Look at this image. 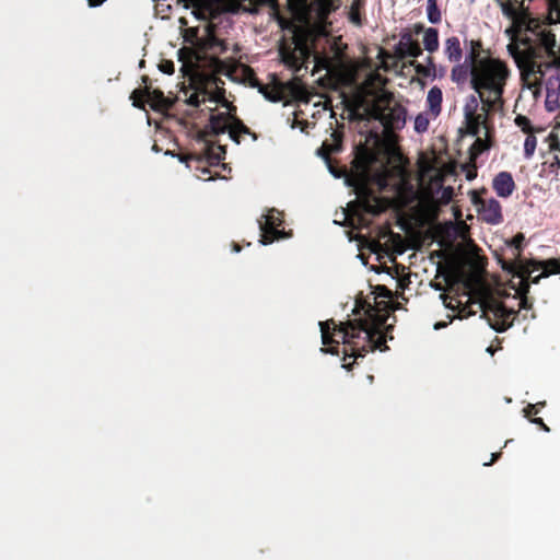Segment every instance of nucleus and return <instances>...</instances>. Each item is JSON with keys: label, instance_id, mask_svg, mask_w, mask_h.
<instances>
[{"label": "nucleus", "instance_id": "58836bf2", "mask_svg": "<svg viewBox=\"0 0 560 560\" xmlns=\"http://www.w3.org/2000/svg\"><path fill=\"white\" fill-rule=\"evenodd\" d=\"M209 13L210 9L206 7H198L191 10V14L197 21H206L208 19Z\"/></svg>", "mask_w": 560, "mask_h": 560}, {"label": "nucleus", "instance_id": "c85d7f7f", "mask_svg": "<svg viewBox=\"0 0 560 560\" xmlns=\"http://www.w3.org/2000/svg\"><path fill=\"white\" fill-rule=\"evenodd\" d=\"M524 241H525L524 235L522 233H517L515 236H513V238L509 243L515 249V253L513 254L515 261L521 260V252H522Z\"/></svg>", "mask_w": 560, "mask_h": 560}, {"label": "nucleus", "instance_id": "ddd939ff", "mask_svg": "<svg viewBox=\"0 0 560 560\" xmlns=\"http://www.w3.org/2000/svg\"><path fill=\"white\" fill-rule=\"evenodd\" d=\"M492 188L501 198H509L516 188L513 176L510 172L498 173L492 180Z\"/></svg>", "mask_w": 560, "mask_h": 560}, {"label": "nucleus", "instance_id": "680f3d73", "mask_svg": "<svg viewBox=\"0 0 560 560\" xmlns=\"http://www.w3.org/2000/svg\"><path fill=\"white\" fill-rule=\"evenodd\" d=\"M164 154H165L166 156L178 158V155L176 154V152H175V151H171V150H166V151L164 152Z\"/></svg>", "mask_w": 560, "mask_h": 560}, {"label": "nucleus", "instance_id": "aec40b11", "mask_svg": "<svg viewBox=\"0 0 560 560\" xmlns=\"http://www.w3.org/2000/svg\"><path fill=\"white\" fill-rule=\"evenodd\" d=\"M472 66L466 61L455 63L451 70V79L457 84H463L467 81L468 77L471 78Z\"/></svg>", "mask_w": 560, "mask_h": 560}, {"label": "nucleus", "instance_id": "774afa93", "mask_svg": "<svg viewBox=\"0 0 560 560\" xmlns=\"http://www.w3.org/2000/svg\"><path fill=\"white\" fill-rule=\"evenodd\" d=\"M177 159H178V161H179L180 163H184V164H186V165L188 166V161H187V159H185V158H183V156H179V155H178V158H177Z\"/></svg>", "mask_w": 560, "mask_h": 560}, {"label": "nucleus", "instance_id": "6e6552de", "mask_svg": "<svg viewBox=\"0 0 560 560\" xmlns=\"http://www.w3.org/2000/svg\"><path fill=\"white\" fill-rule=\"evenodd\" d=\"M483 315L491 328L503 332L513 325L516 313L509 310L503 302L492 301L485 306Z\"/></svg>", "mask_w": 560, "mask_h": 560}, {"label": "nucleus", "instance_id": "a878e982", "mask_svg": "<svg viewBox=\"0 0 560 560\" xmlns=\"http://www.w3.org/2000/svg\"><path fill=\"white\" fill-rule=\"evenodd\" d=\"M427 14L428 20L432 24H439L442 20L441 11L438 7V0H428L427 1Z\"/></svg>", "mask_w": 560, "mask_h": 560}, {"label": "nucleus", "instance_id": "b1692460", "mask_svg": "<svg viewBox=\"0 0 560 560\" xmlns=\"http://www.w3.org/2000/svg\"><path fill=\"white\" fill-rule=\"evenodd\" d=\"M423 45L429 52H434L439 49V32L436 28L429 27L424 31Z\"/></svg>", "mask_w": 560, "mask_h": 560}, {"label": "nucleus", "instance_id": "39448f33", "mask_svg": "<svg viewBox=\"0 0 560 560\" xmlns=\"http://www.w3.org/2000/svg\"><path fill=\"white\" fill-rule=\"evenodd\" d=\"M260 236L258 240L259 245L268 246L275 242L290 240L293 236L292 230H284L283 212L277 208H268L256 220Z\"/></svg>", "mask_w": 560, "mask_h": 560}, {"label": "nucleus", "instance_id": "9d476101", "mask_svg": "<svg viewBox=\"0 0 560 560\" xmlns=\"http://www.w3.org/2000/svg\"><path fill=\"white\" fill-rule=\"evenodd\" d=\"M533 261H503L502 268L512 273L514 277L521 279L517 293L521 296H526L529 291V276L533 273L530 265Z\"/></svg>", "mask_w": 560, "mask_h": 560}, {"label": "nucleus", "instance_id": "c9c22d12", "mask_svg": "<svg viewBox=\"0 0 560 560\" xmlns=\"http://www.w3.org/2000/svg\"><path fill=\"white\" fill-rule=\"evenodd\" d=\"M537 140L534 136H527L524 142V153L526 158H530L536 149Z\"/></svg>", "mask_w": 560, "mask_h": 560}, {"label": "nucleus", "instance_id": "49530a36", "mask_svg": "<svg viewBox=\"0 0 560 560\" xmlns=\"http://www.w3.org/2000/svg\"><path fill=\"white\" fill-rule=\"evenodd\" d=\"M539 412L538 404H529L524 408V415L526 418H532L533 415H537Z\"/></svg>", "mask_w": 560, "mask_h": 560}, {"label": "nucleus", "instance_id": "5fc2aeb1", "mask_svg": "<svg viewBox=\"0 0 560 560\" xmlns=\"http://www.w3.org/2000/svg\"><path fill=\"white\" fill-rule=\"evenodd\" d=\"M500 456H501V453H500V452H498V453H492V455H491V459H490L489 462L485 463L483 465H485V466H490V465H492L494 462H497V460L500 458Z\"/></svg>", "mask_w": 560, "mask_h": 560}, {"label": "nucleus", "instance_id": "2eb2a0df", "mask_svg": "<svg viewBox=\"0 0 560 560\" xmlns=\"http://www.w3.org/2000/svg\"><path fill=\"white\" fill-rule=\"evenodd\" d=\"M210 115L208 122L206 125V130L211 136H220L228 132L226 118L228 114L225 112L214 113L212 108H209Z\"/></svg>", "mask_w": 560, "mask_h": 560}, {"label": "nucleus", "instance_id": "a19ab883", "mask_svg": "<svg viewBox=\"0 0 560 560\" xmlns=\"http://www.w3.org/2000/svg\"><path fill=\"white\" fill-rule=\"evenodd\" d=\"M454 196V188L451 186L442 187V192L440 197V202L442 205H447L452 201Z\"/></svg>", "mask_w": 560, "mask_h": 560}, {"label": "nucleus", "instance_id": "69168bd1", "mask_svg": "<svg viewBox=\"0 0 560 560\" xmlns=\"http://www.w3.org/2000/svg\"><path fill=\"white\" fill-rule=\"evenodd\" d=\"M316 155L323 159V156H324V155H327V154L323 151V149H322V148H318V149L316 150Z\"/></svg>", "mask_w": 560, "mask_h": 560}, {"label": "nucleus", "instance_id": "4c0bfd02", "mask_svg": "<svg viewBox=\"0 0 560 560\" xmlns=\"http://www.w3.org/2000/svg\"><path fill=\"white\" fill-rule=\"evenodd\" d=\"M428 62H429V66H427V67L423 65H420V63L416 66V71L418 74H421L423 77H430L432 74L431 70L434 71V69H435L432 57L428 58Z\"/></svg>", "mask_w": 560, "mask_h": 560}, {"label": "nucleus", "instance_id": "423d86ee", "mask_svg": "<svg viewBox=\"0 0 560 560\" xmlns=\"http://www.w3.org/2000/svg\"><path fill=\"white\" fill-rule=\"evenodd\" d=\"M503 14L513 21V26L506 30V33L511 35V38L517 37L522 32H530L537 36L538 32H541L540 22L538 19L533 18L530 12H517L516 9L505 3L502 5Z\"/></svg>", "mask_w": 560, "mask_h": 560}, {"label": "nucleus", "instance_id": "0e129e2a", "mask_svg": "<svg viewBox=\"0 0 560 560\" xmlns=\"http://www.w3.org/2000/svg\"><path fill=\"white\" fill-rule=\"evenodd\" d=\"M232 252L238 254L241 252V247L236 243H233Z\"/></svg>", "mask_w": 560, "mask_h": 560}, {"label": "nucleus", "instance_id": "473e14b6", "mask_svg": "<svg viewBox=\"0 0 560 560\" xmlns=\"http://www.w3.org/2000/svg\"><path fill=\"white\" fill-rule=\"evenodd\" d=\"M559 60H560V57H559V58H555V59H552V61H551V62H544V63H542V62H538V61H537V68H536V69H537V70H539V72H538V78H541V80L544 79V77H545V70H546V69H549V68H551V67H556L557 69H560V62H559Z\"/></svg>", "mask_w": 560, "mask_h": 560}, {"label": "nucleus", "instance_id": "412c9836", "mask_svg": "<svg viewBox=\"0 0 560 560\" xmlns=\"http://www.w3.org/2000/svg\"><path fill=\"white\" fill-rule=\"evenodd\" d=\"M332 223L338 226L346 228L345 235L350 243V201L347 202L346 207H341L340 211L335 212Z\"/></svg>", "mask_w": 560, "mask_h": 560}, {"label": "nucleus", "instance_id": "3c124183", "mask_svg": "<svg viewBox=\"0 0 560 560\" xmlns=\"http://www.w3.org/2000/svg\"><path fill=\"white\" fill-rule=\"evenodd\" d=\"M524 2H525V0H517V2L512 1L513 7L516 9L517 12H523V10L525 12H529L528 7H525Z\"/></svg>", "mask_w": 560, "mask_h": 560}, {"label": "nucleus", "instance_id": "864d4df0", "mask_svg": "<svg viewBox=\"0 0 560 560\" xmlns=\"http://www.w3.org/2000/svg\"><path fill=\"white\" fill-rule=\"evenodd\" d=\"M532 304L528 302L527 296H521L520 307L521 308H529Z\"/></svg>", "mask_w": 560, "mask_h": 560}, {"label": "nucleus", "instance_id": "ea45409f", "mask_svg": "<svg viewBox=\"0 0 560 560\" xmlns=\"http://www.w3.org/2000/svg\"><path fill=\"white\" fill-rule=\"evenodd\" d=\"M236 130H238L242 135L250 136L253 141L258 139V135L252 131L241 119H236Z\"/></svg>", "mask_w": 560, "mask_h": 560}, {"label": "nucleus", "instance_id": "f3484780", "mask_svg": "<svg viewBox=\"0 0 560 560\" xmlns=\"http://www.w3.org/2000/svg\"><path fill=\"white\" fill-rule=\"evenodd\" d=\"M443 52L452 63H458L463 58V48L457 36L453 35L444 40Z\"/></svg>", "mask_w": 560, "mask_h": 560}, {"label": "nucleus", "instance_id": "de8ad7c7", "mask_svg": "<svg viewBox=\"0 0 560 560\" xmlns=\"http://www.w3.org/2000/svg\"><path fill=\"white\" fill-rule=\"evenodd\" d=\"M259 92L271 103H278L280 101V96L276 92H266L264 89H259Z\"/></svg>", "mask_w": 560, "mask_h": 560}, {"label": "nucleus", "instance_id": "cd10ccee", "mask_svg": "<svg viewBox=\"0 0 560 560\" xmlns=\"http://www.w3.org/2000/svg\"><path fill=\"white\" fill-rule=\"evenodd\" d=\"M430 119L427 114L420 113L415 118V130L419 133L425 132L429 128Z\"/></svg>", "mask_w": 560, "mask_h": 560}, {"label": "nucleus", "instance_id": "393cba45", "mask_svg": "<svg viewBox=\"0 0 560 560\" xmlns=\"http://www.w3.org/2000/svg\"><path fill=\"white\" fill-rule=\"evenodd\" d=\"M324 145L331 153H339L343 150V133L337 129L332 130L330 133V140H326Z\"/></svg>", "mask_w": 560, "mask_h": 560}, {"label": "nucleus", "instance_id": "bf43d9fd", "mask_svg": "<svg viewBox=\"0 0 560 560\" xmlns=\"http://www.w3.org/2000/svg\"><path fill=\"white\" fill-rule=\"evenodd\" d=\"M444 327H446V323H444V322H438L434 324V329H436V330L444 328Z\"/></svg>", "mask_w": 560, "mask_h": 560}, {"label": "nucleus", "instance_id": "e433bc0d", "mask_svg": "<svg viewBox=\"0 0 560 560\" xmlns=\"http://www.w3.org/2000/svg\"><path fill=\"white\" fill-rule=\"evenodd\" d=\"M515 124L518 126L524 132L532 131V122L530 119L524 115H517L515 117Z\"/></svg>", "mask_w": 560, "mask_h": 560}, {"label": "nucleus", "instance_id": "052dcab7", "mask_svg": "<svg viewBox=\"0 0 560 560\" xmlns=\"http://www.w3.org/2000/svg\"><path fill=\"white\" fill-rule=\"evenodd\" d=\"M529 420H530V422L538 424V425L542 424V422H544V420L541 418H530Z\"/></svg>", "mask_w": 560, "mask_h": 560}, {"label": "nucleus", "instance_id": "7ed1b4c3", "mask_svg": "<svg viewBox=\"0 0 560 560\" xmlns=\"http://www.w3.org/2000/svg\"><path fill=\"white\" fill-rule=\"evenodd\" d=\"M510 73L508 65L493 57H483L471 68L470 85L478 96L470 95L464 106L466 128L471 136L477 137L481 126L489 129V113L497 105H502Z\"/></svg>", "mask_w": 560, "mask_h": 560}, {"label": "nucleus", "instance_id": "c03bdc74", "mask_svg": "<svg viewBox=\"0 0 560 560\" xmlns=\"http://www.w3.org/2000/svg\"><path fill=\"white\" fill-rule=\"evenodd\" d=\"M159 69H160L161 72L171 75L175 71V65L171 60H163L160 63Z\"/></svg>", "mask_w": 560, "mask_h": 560}, {"label": "nucleus", "instance_id": "37998d69", "mask_svg": "<svg viewBox=\"0 0 560 560\" xmlns=\"http://www.w3.org/2000/svg\"><path fill=\"white\" fill-rule=\"evenodd\" d=\"M544 164L547 165L549 173H557L560 168V158L557 154H553L552 160L545 161Z\"/></svg>", "mask_w": 560, "mask_h": 560}, {"label": "nucleus", "instance_id": "6e6d98bb", "mask_svg": "<svg viewBox=\"0 0 560 560\" xmlns=\"http://www.w3.org/2000/svg\"><path fill=\"white\" fill-rule=\"evenodd\" d=\"M546 276H542V272L536 277H532V275L529 276V284L530 283H535L537 284L541 278H545Z\"/></svg>", "mask_w": 560, "mask_h": 560}, {"label": "nucleus", "instance_id": "4468645a", "mask_svg": "<svg viewBox=\"0 0 560 560\" xmlns=\"http://www.w3.org/2000/svg\"><path fill=\"white\" fill-rule=\"evenodd\" d=\"M532 40V44L536 47L538 57H540V50H545L549 57L552 59L558 58L556 56V52L553 50L556 46V36L551 31H545L537 33V36L535 39L529 37Z\"/></svg>", "mask_w": 560, "mask_h": 560}, {"label": "nucleus", "instance_id": "20e7f679", "mask_svg": "<svg viewBox=\"0 0 560 560\" xmlns=\"http://www.w3.org/2000/svg\"><path fill=\"white\" fill-rule=\"evenodd\" d=\"M320 331V340L323 347L319 349L322 353L339 357L340 346L343 345V357L340 359L341 368L350 372V363L346 362L349 357L347 346L350 345V332L341 323H336L335 319L319 320L317 323Z\"/></svg>", "mask_w": 560, "mask_h": 560}, {"label": "nucleus", "instance_id": "338daca9", "mask_svg": "<svg viewBox=\"0 0 560 560\" xmlns=\"http://www.w3.org/2000/svg\"><path fill=\"white\" fill-rule=\"evenodd\" d=\"M422 30H423V26H422V25H416V26H415V33H416V34L421 33V32H422Z\"/></svg>", "mask_w": 560, "mask_h": 560}, {"label": "nucleus", "instance_id": "9b49d317", "mask_svg": "<svg viewBox=\"0 0 560 560\" xmlns=\"http://www.w3.org/2000/svg\"><path fill=\"white\" fill-rule=\"evenodd\" d=\"M194 128L196 129L197 132V141L205 143L206 156L209 163L215 166L220 165L221 162L225 160L226 147L221 145L217 142L207 141L203 132L197 126H194Z\"/></svg>", "mask_w": 560, "mask_h": 560}, {"label": "nucleus", "instance_id": "a18cd8bd", "mask_svg": "<svg viewBox=\"0 0 560 560\" xmlns=\"http://www.w3.org/2000/svg\"><path fill=\"white\" fill-rule=\"evenodd\" d=\"M352 25L355 26H362L363 25V18L361 14V10H357V7L354 3H352Z\"/></svg>", "mask_w": 560, "mask_h": 560}, {"label": "nucleus", "instance_id": "7c9ffc66", "mask_svg": "<svg viewBox=\"0 0 560 560\" xmlns=\"http://www.w3.org/2000/svg\"><path fill=\"white\" fill-rule=\"evenodd\" d=\"M488 149H489V144H488L487 140H483V139L477 137V139L475 140V142L472 143V145L470 148V155L472 158H477L479 154H481L483 151H486Z\"/></svg>", "mask_w": 560, "mask_h": 560}, {"label": "nucleus", "instance_id": "8fccbe9b", "mask_svg": "<svg viewBox=\"0 0 560 560\" xmlns=\"http://www.w3.org/2000/svg\"><path fill=\"white\" fill-rule=\"evenodd\" d=\"M343 113L342 118L348 119L350 121V102L347 100V97H343Z\"/></svg>", "mask_w": 560, "mask_h": 560}, {"label": "nucleus", "instance_id": "e2e57ef3", "mask_svg": "<svg viewBox=\"0 0 560 560\" xmlns=\"http://www.w3.org/2000/svg\"><path fill=\"white\" fill-rule=\"evenodd\" d=\"M497 1L499 2V4H500V7H501V8H502V5H503V4H505V3H510V4H512V5H513L512 0H497ZM513 2H517V0H513Z\"/></svg>", "mask_w": 560, "mask_h": 560}, {"label": "nucleus", "instance_id": "f8f14e48", "mask_svg": "<svg viewBox=\"0 0 560 560\" xmlns=\"http://www.w3.org/2000/svg\"><path fill=\"white\" fill-rule=\"evenodd\" d=\"M396 55L401 58H417L422 55V48L418 40L413 39L411 32L401 33L400 40L395 48Z\"/></svg>", "mask_w": 560, "mask_h": 560}, {"label": "nucleus", "instance_id": "4be33fe9", "mask_svg": "<svg viewBox=\"0 0 560 560\" xmlns=\"http://www.w3.org/2000/svg\"><path fill=\"white\" fill-rule=\"evenodd\" d=\"M323 161L325 162L329 174L336 179L342 178L343 185L347 188H350V174H347L341 166L332 164L328 155H324Z\"/></svg>", "mask_w": 560, "mask_h": 560}, {"label": "nucleus", "instance_id": "f704fd0d", "mask_svg": "<svg viewBox=\"0 0 560 560\" xmlns=\"http://www.w3.org/2000/svg\"><path fill=\"white\" fill-rule=\"evenodd\" d=\"M546 92H558L560 93V74L551 75L546 81Z\"/></svg>", "mask_w": 560, "mask_h": 560}, {"label": "nucleus", "instance_id": "f03ea898", "mask_svg": "<svg viewBox=\"0 0 560 560\" xmlns=\"http://www.w3.org/2000/svg\"><path fill=\"white\" fill-rule=\"evenodd\" d=\"M390 298L392 291L385 285L370 283L366 293L360 290L355 294L352 316H364L352 319V365L370 351L388 349L387 334L392 326H386V320Z\"/></svg>", "mask_w": 560, "mask_h": 560}, {"label": "nucleus", "instance_id": "f257e3e1", "mask_svg": "<svg viewBox=\"0 0 560 560\" xmlns=\"http://www.w3.org/2000/svg\"><path fill=\"white\" fill-rule=\"evenodd\" d=\"M385 83L377 71H371L359 83L358 61L352 57V232L361 213L377 215L392 205L390 199L381 196L387 185L383 160L388 151L382 132L390 138L393 131L402 129L407 110L393 104V93L384 89Z\"/></svg>", "mask_w": 560, "mask_h": 560}, {"label": "nucleus", "instance_id": "4d7b16f0", "mask_svg": "<svg viewBox=\"0 0 560 560\" xmlns=\"http://www.w3.org/2000/svg\"><path fill=\"white\" fill-rule=\"evenodd\" d=\"M476 176H477L476 168L469 170V171L467 172V174H466V178H467L468 180L474 179Z\"/></svg>", "mask_w": 560, "mask_h": 560}, {"label": "nucleus", "instance_id": "bb28decb", "mask_svg": "<svg viewBox=\"0 0 560 560\" xmlns=\"http://www.w3.org/2000/svg\"><path fill=\"white\" fill-rule=\"evenodd\" d=\"M550 23H560V0H547Z\"/></svg>", "mask_w": 560, "mask_h": 560}, {"label": "nucleus", "instance_id": "09e8293b", "mask_svg": "<svg viewBox=\"0 0 560 560\" xmlns=\"http://www.w3.org/2000/svg\"><path fill=\"white\" fill-rule=\"evenodd\" d=\"M550 152H557L560 151V142L556 136L550 137V143H549Z\"/></svg>", "mask_w": 560, "mask_h": 560}, {"label": "nucleus", "instance_id": "2f4dec72", "mask_svg": "<svg viewBox=\"0 0 560 560\" xmlns=\"http://www.w3.org/2000/svg\"><path fill=\"white\" fill-rule=\"evenodd\" d=\"M508 48L512 57L515 59L517 66L525 62V47L523 48V50H521L517 44L512 43L508 46Z\"/></svg>", "mask_w": 560, "mask_h": 560}, {"label": "nucleus", "instance_id": "c756f323", "mask_svg": "<svg viewBox=\"0 0 560 560\" xmlns=\"http://www.w3.org/2000/svg\"><path fill=\"white\" fill-rule=\"evenodd\" d=\"M560 93L547 92L546 94V108L548 112H555L559 107Z\"/></svg>", "mask_w": 560, "mask_h": 560}, {"label": "nucleus", "instance_id": "6ab92c4d", "mask_svg": "<svg viewBox=\"0 0 560 560\" xmlns=\"http://www.w3.org/2000/svg\"><path fill=\"white\" fill-rule=\"evenodd\" d=\"M530 268L535 270L542 269V276H551L560 273V259L551 258L542 261L532 260Z\"/></svg>", "mask_w": 560, "mask_h": 560}, {"label": "nucleus", "instance_id": "603ef678", "mask_svg": "<svg viewBox=\"0 0 560 560\" xmlns=\"http://www.w3.org/2000/svg\"><path fill=\"white\" fill-rule=\"evenodd\" d=\"M90 8H98L107 0H86Z\"/></svg>", "mask_w": 560, "mask_h": 560}, {"label": "nucleus", "instance_id": "0eeeda50", "mask_svg": "<svg viewBox=\"0 0 560 560\" xmlns=\"http://www.w3.org/2000/svg\"><path fill=\"white\" fill-rule=\"evenodd\" d=\"M520 43L521 45L525 46V62L518 66L522 73V80L528 89H540L541 78H538L539 70L536 69V59L538 58L536 47L532 44L529 36L520 38Z\"/></svg>", "mask_w": 560, "mask_h": 560}, {"label": "nucleus", "instance_id": "72a5a7b5", "mask_svg": "<svg viewBox=\"0 0 560 560\" xmlns=\"http://www.w3.org/2000/svg\"><path fill=\"white\" fill-rule=\"evenodd\" d=\"M203 103H205V101L200 98V93L199 92L190 93L185 98V104H187L188 106H190L192 108H196V109L200 108V106Z\"/></svg>", "mask_w": 560, "mask_h": 560}, {"label": "nucleus", "instance_id": "a211bd4d", "mask_svg": "<svg viewBox=\"0 0 560 560\" xmlns=\"http://www.w3.org/2000/svg\"><path fill=\"white\" fill-rule=\"evenodd\" d=\"M443 93L439 86H432L427 95V106L430 115L436 118L442 110Z\"/></svg>", "mask_w": 560, "mask_h": 560}, {"label": "nucleus", "instance_id": "1a4fd4ad", "mask_svg": "<svg viewBox=\"0 0 560 560\" xmlns=\"http://www.w3.org/2000/svg\"><path fill=\"white\" fill-rule=\"evenodd\" d=\"M472 202L478 207L482 220L489 224H499L503 221L501 203L494 199H482L474 195Z\"/></svg>", "mask_w": 560, "mask_h": 560}, {"label": "nucleus", "instance_id": "dca6fc26", "mask_svg": "<svg viewBox=\"0 0 560 560\" xmlns=\"http://www.w3.org/2000/svg\"><path fill=\"white\" fill-rule=\"evenodd\" d=\"M202 45L206 50L218 55L226 54L230 49L229 44L222 38L218 37L211 30H207L202 38Z\"/></svg>", "mask_w": 560, "mask_h": 560}, {"label": "nucleus", "instance_id": "13d9d810", "mask_svg": "<svg viewBox=\"0 0 560 560\" xmlns=\"http://www.w3.org/2000/svg\"><path fill=\"white\" fill-rule=\"evenodd\" d=\"M352 3L355 4L357 7V10H361V8L363 7V3H364V0H352Z\"/></svg>", "mask_w": 560, "mask_h": 560}, {"label": "nucleus", "instance_id": "5701e85b", "mask_svg": "<svg viewBox=\"0 0 560 560\" xmlns=\"http://www.w3.org/2000/svg\"><path fill=\"white\" fill-rule=\"evenodd\" d=\"M482 52V44L480 40H470L469 50L466 55L465 61L476 67L483 58L480 57Z\"/></svg>", "mask_w": 560, "mask_h": 560}, {"label": "nucleus", "instance_id": "79ce46f5", "mask_svg": "<svg viewBox=\"0 0 560 560\" xmlns=\"http://www.w3.org/2000/svg\"><path fill=\"white\" fill-rule=\"evenodd\" d=\"M236 119H238L237 117L233 118V124H232V128L231 130L228 129V133H229V138L235 143V144H241V137L240 135H242L238 130H236Z\"/></svg>", "mask_w": 560, "mask_h": 560}]
</instances>
